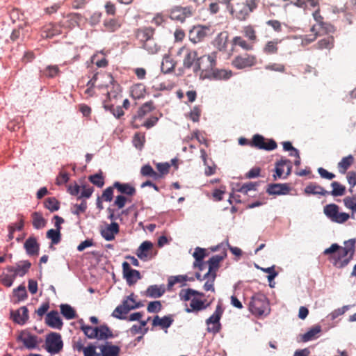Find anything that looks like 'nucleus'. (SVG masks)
Wrapping results in <instances>:
<instances>
[{
    "label": "nucleus",
    "mask_w": 356,
    "mask_h": 356,
    "mask_svg": "<svg viewBox=\"0 0 356 356\" xmlns=\"http://www.w3.org/2000/svg\"><path fill=\"white\" fill-rule=\"evenodd\" d=\"M63 347L61 335L59 333L51 332L45 339V349L51 354L59 353Z\"/></svg>",
    "instance_id": "9"
},
{
    "label": "nucleus",
    "mask_w": 356,
    "mask_h": 356,
    "mask_svg": "<svg viewBox=\"0 0 356 356\" xmlns=\"http://www.w3.org/2000/svg\"><path fill=\"white\" fill-rule=\"evenodd\" d=\"M44 207L51 212L58 211L60 208V202L54 197H47L44 202Z\"/></svg>",
    "instance_id": "49"
},
{
    "label": "nucleus",
    "mask_w": 356,
    "mask_h": 356,
    "mask_svg": "<svg viewBox=\"0 0 356 356\" xmlns=\"http://www.w3.org/2000/svg\"><path fill=\"white\" fill-rule=\"evenodd\" d=\"M104 107L106 110H109L113 113L115 117L117 118H120L121 116L124 115V111L120 106H117L114 108L113 104H108L106 102L104 103Z\"/></svg>",
    "instance_id": "62"
},
{
    "label": "nucleus",
    "mask_w": 356,
    "mask_h": 356,
    "mask_svg": "<svg viewBox=\"0 0 356 356\" xmlns=\"http://www.w3.org/2000/svg\"><path fill=\"white\" fill-rule=\"evenodd\" d=\"M290 3L304 9L308 7L319 8V0H296L295 1H291Z\"/></svg>",
    "instance_id": "37"
},
{
    "label": "nucleus",
    "mask_w": 356,
    "mask_h": 356,
    "mask_svg": "<svg viewBox=\"0 0 356 356\" xmlns=\"http://www.w3.org/2000/svg\"><path fill=\"white\" fill-rule=\"evenodd\" d=\"M88 179L92 184L99 188H102L104 185V178L102 172L90 175Z\"/></svg>",
    "instance_id": "57"
},
{
    "label": "nucleus",
    "mask_w": 356,
    "mask_h": 356,
    "mask_svg": "<svg viewBox=\"0 0 356 356\" xmlns=\"http://www.w3.org/2000/svg\"><path fill=\"white\" fill-rule=\"evenodd\" d=\"M304 193L306 195H323L325 196L329 193L328 191L324 189L321 186L315 182H310L305 188Z\"/></svg>",
    "instance_id": "28"
},
{
    "label": "nucleus",
    "mask_w": 356,
    "mask_h": 356,
    "mask_svg": "<svg viewBox=\"0 0 356 356\" xmlns=\"http://www.w3.org/2000/svg\"><path fill=\"white\" fill-rule=\"evenodd\" d=\"M278 40H273L268 41L263 47V52L266 55H273L278 52Z\"/></svg>",
    "instance_id": "41"
},
{
    "label": "nucleus",
    "mask_w": 356,
    "mask_h": 356,
    "mask_svg": "<svg viewBox=\"0 0 356 356\" xmlns=\"http://www.w3.org/2000/svg\"><path fill=\"white\" fill-rule=\"evenodd\" d=\"M60 308L62 315L66 319H74L76 317V312L70 305L63 304L60 306Z\"/></svg>",
    "instance_id": "47"
},
{
    "label": "nucleus",
    "mask_w": 356,
    "mask_h": 356,
    "mask_svg": "<svg viewBox=\"0 0 356 356\" xmlns=\"http://www.w3.org/2000/svg\"><path fill=\"white\" fill-rule=\"evenodd\" d=\"M345 207L352 211L351 218H354V214L356 213V197H346L343 200Z\"/></svg>",
    "instance_id": "55"
},
{
    "label": "nucleus",
    "mask_w": 356,
    "mask_h": 356,
    "mask_svg": "<svg viewBox=\"0 0 356 356\" xmlns=\"http://www.w3.org/2000/svg\"><path fill=\"white\" fill-rule=\"evenodd\" d=\"M24 248L29 255H37L39 252L40 245L37 239L33 236H30L26 239L24 244Z\"/></svg>",
    "instance_id": "29"
},
{
    "label": "nucleus",
    "mask_w": 356,
    "mask_h": 356,
    "mask_svg": "<svg viewBox=\"0 0 356 356\" xmlns=\"http://www.w3.org/2000/svg\"><path fill=\"white\" fill-rule=\"evenodd\" d=\"M242 33L249 42L246 41L241 36H235L232 39L233 45L239 46L245 51L253 50L254 43L257 41V32L254 26L248 24L243 26Z\"/></svg>",
    "instance_id": "3"
},
{
    "label": "nucleus",
    "mask_w": 356,
    "mask_h": 356,
    "mask_svg": "<svg viewBox=\"0 0 356 356\" xmlns=\"http://www.w3.org/2000/svg\"><path fill=\"white\" fill-rule=\"evenodd\" d=\"M165 292L164 285H151L145 292L147 297L152 298H158L161 297Z\"/></svg>",
    "instance_id": "30"
},
{
    "label": "nucleus",
    "mask_w": 356,
    "mask_h": 356,
    "mask_svg": "<svg viewBox=\"0 0 356 356\" xmlns=\"http://www.w3.org/2000/svg\"><path fill=\"white\" fill-rule=\"evenodd\" d=\"M269 303L268 298L262 293L254 295L249 303V309L251 313L256 316H261L268 309Z\"/></svg>",
    "instance_id": "6"
},
{
    "label": "nucleus",
    "mask_w": 356,
    "mask_h": 356,
    "mask_svg": "<svg viewBox=\"0 0 356 356\" xmlns=\"http://www.w3.org/2000/svg\"><path fill=\"white\" fill-rule=\"evenodd\" d=\"M45 322L49 327L53 328L61 329L63 326V322L58 312L55 310L51 311L47 314Z\"/></svg>",
    "instance_id": "27"
},
{
    "label": "nucleus",
    "mask_w": 356,
    "mask_h": 356,
    "mask_svg": "<svg viewBox=\"0 0 356 356\" xmlns=\"http://www.w3.org/2000/svg\"><path fill=\"white\" fill-rule=\"evenodd\" d=\"M122 273L129 285L135 284L141 278L140 272L137 270L131 269L130 264L127 261L122 263Z\"/></svg>",
    "instance_id": "17"
},
{
    "label": "nucleus",
    "mask_w": 356,
    "mask_h": 356,
    "mask_svg": "<svg viewBox=\"0 0 356 356\" xmlns=\"http://www.w3.org/2000/svg\"><path fill=\"white\" fill-rule=\"evenodd\" d=\"M62 33V27L58 24L49 23L41 29V37L45 39L52 38Z\"/></svg>",
    "instance_id": "18"
},
{
    "label": "nucleus",
    "mask_w": 356,
    "mask_h": 356,
    "mask_svg": "<svg viewBox=\"0 0 356 356\" xmlns=\"http://www.w3.org/2000/svg\"><path fill=\"white\" fill-rule=\"evenodd\" d=\"M81 330L83 332L84 334L89 339H97L98 340H106L112 338L113 334L111 329L105 324L99 326L92 327L86 325L83 320L80 322Z\"/></svg>",
    "instance_id": "5"
},
{
    "label": "nucleus",
    "mask_w": 356,
    "mask_h": 356,
    "mask_svg": "<svg viewBox=\"0 0 356 356\" xmlns=\"http://www.w3.org/2000/svg\"><path fill=\"white\" fill-rule=\"evenodd\" d=\"M13 294L17 298V301L24 300L27 297L26 288L23 285H20L17 289H15Z\"/></svg>",
    "instance_id": "63"
},
{
    "label": "nucleus",
    "mask_w": 356,
    "mask_h": 356,
    "mask_svg": "<svg viewBox=\"0 0 356 356\" xmlns=\"http://www.w3.org/2000/svg\"><path fill=\"white\" fill-rule=\"evenodd\" d=\"M228 40V33L226 31L220 32L213 40V45L219 50H225Z\"/></svg>",
    "instance_id": "33"
},
{
    "label": "nucleus",
    "mask_w": 356,
    "mask_h": 356,
    "mask_svg": "<svg viewBox=\"0 0 356 356\" xmlns=\"http://www.w3.org/2000/svg\"><path fill=\"white\" fill-rule=\"evenodd\" d=\"M176 63L174 60L168 55L163 57L161 69L165 74L171 72L175 67Z\"/></svg>",
    "instance_id": "38"
},
{
    "label": "nucleus",
    "mask_w": 356,
    "mask_h": 356,
    "mask_svg": "<svg viewBox=\"0 0 356 356\" xmlns=\"http://www.w3.org/2000/svg\"><path fill=\"white\" fill-rule=\"evenodd\" d=\"M156 253H153V243L149 241L143 242L136 252L137 257L143 261L153 259Z\"/></svg>",
    "instance_id": "15"
},
{
    "label": "nucleus",
    "mask_w": 356,
    "mask_h": 356,
    "mask_svg": "<svg viewBox=\"0 0 356 356\" xmlns=\"http://www.w3.org/2000/svg\"><path fill=\"white\" fill-rule=\"evenodd\" d=\"M142 45L143 47L151 54L158 53L161 49L160 45L157 44L154 38L145 42Z\"/></svg>",
    "instance_id": "45"
},
{
    "label": "nucleus",
    "mask_w": 356,
    "mask_h": 356,
    "mask_svg": "<svg viewBox=\"0 0 356 356\" xmlns=\"http://www.w3.org/2000/svg\"><path fill=\"white\" fill-rule=\"evenodd\" d=\"M210 32V28L206 26H194L189 32L190 40L194 43H198L202 41Z\"/></svg>",
    "instance_id": "16"
},
{
    "label": "nucleus",
    "mask_w": 356,
    "mask_h": 356,
    "mask_svg": "<svg viewBox=\"0 0 356 356\" xmlns=\"http://www.w3.org/2000/svg\"><path fill=\"white\" fill-rule=\"evenodd\" d=\"M194 10L192 6H177L172 8L169 12V17L174 21L184 23L187 18L193 15Z\"/></svg>",
    "instance_id": "10"
},
{
    "label": "nucleus",
    "mask_w": 356,
    "mask_h": 356,
    "mask_svg": "<svg viewBox=\"0 0 356 356\" xmlns=\"http://www.w3.org/2000/svg\"><path fill=\"white\" fill-rule=\"evenodd\" d=\"M334 46V38L332 35H328L319 40L315 44L314 48L318 50H331Z\"/></svg>",
    "instance_id": "31"
},
{
    "label": "nucleus",
    "mask_w": 356,
    "mask_h": 356,
    "mask_svg": "<svg viewBox=\"0 0 356 356\" xmlns=\"http://www.w3.org/2000/svg\"><path fill=\"white\" fill-rule=\"evenodd\" d=\"M47 237L51 240L52 244H58L60 241V231L51 229L47 231Z\"/></svg>",
    "instance_id": "59"
},
{
    "label": "nucleus",
    "mask_w": 356,
    "mask_h": 356,
    "mask_svg": "<svg viewBox=\"0 0 356 356\" xmlns=\"http://www.w3.org/2000/svg\"><path fill=\"white\" fill-rule=\"evenodd\" d=\"M355 243L356 240L351 238L344 242V247L333 243L330 248L324 250L323 254L325 255L332 254L331 257L333 260V265L338 268H342L353 259Z\"/></svg>",
    "instance_id": "1"
},
{
    "label": "nucleus",
    "mask_w": 356,
    "mask_h": 356,
    "mask_svg": "<svg viewBox=\"0 0 356 356\" xmlns=\"http://www.w3.org/2000/svg\"><path fill=\"white\" fill-rule=\"evenodd\" d=\"M155 108L152 101L147 102L143 104L138 109L137 114L134 118H143L147 114L152 111Z\"/></svg>",
    "instance_id": "39"
},
{
    "label": "nucleus",
    "mask_w": 356,
    "mask_h": 356,
    "mask_svg": "<svg viewBox=\"0 0 356 356\" xmlns=\"http://www.w3.org/2000/svg\"><path fill=\"white\" fill-rule=\"evenodd\" d=\"M60 72L57 65H49L44 70L41 71V76L48 78H54Z\"/></svg>",
    "instance_id": "52"
},
{
    "label": "nucleus",
    "mask_w": 356,
    "mask_h": 356,
    "mask_svg": "<svg viewBox=\"0 0 356 356\" xmlns=\"http://www.w3.org/2000/svg\"><path fill=\"white\" fill-rule=\"evenodd\" d=\"M259 0H246L235 3L231 8L232 15L239 21H245L258 6Z\"/></svg>",
    "instance_id": "4"
},
{
    "label": "nucleus",
    "mask_w": 356,
    "mask_h": 356,
    "mask_svg": "<svg viewBox=\"0 0 356 356\" xmlns=\"http://www.w3.org/2000/svg\"><path fill=\"white\" fill-rule=\"evenodd\" d=\"M318 35V33H314L301 36V46L305 47L314 42L317 39Z\"/></svg>",
    "instance_id": "60"
},
{
    "label": "nucleus",
    "mask_w": 356,
    "mask_h": 356,
    "mask_svg": "<svg viewBox=\"0 0 356 356\" xmlns=\"http://www.w3.org/2000/svg\"><path fill=\"white\" fill-rule=\"evenodd\" d=\"M291 188L288 184H270L268 186L266 192L269 195H286L289 193Z\"/></svg>",
    "instance_id": "23"
},
{
    "label": "nucleus",
    "mask_w": 356,
    "mask_h": 356,
    "mask_svg": "<svg viewBox=\"0 0 356 356\" xmlns=\"http://www.w3.org/2000/svg\"><path fill=\"white\" fill-rule=\"evenodd\" d=\"M145 142V133L137 132L133 138V144L138 149H141Z\"/></svg>",
    "instance_id": "54"
},
{
    "label": "nucleus",
    "mask_w": 356,
    "mask_h": 356,
    "mask_svg": "<svg viewBox=\"0 0 356 356\" xmlns=\"http://www.w3.org/2000/svg\"><path fill=\"white\" fill-rule=\"evenodd\" d=\"M155 30L152 27H142L135 31L136 38L143 44L145 42L154 38Z\"/></svg>",
    "instance_id": "25"
},
{
    "label": "nucleus",
    "mask_w": 356,
    "mask_h": 356,
    "mask_svg": "<svg viewBox=\"0 0 356 356\" xmlns=\"http://www.w3.org/2000/svg\"><path fill=\"white\" fill-rule=\"evenodd\" d=\"M140 174L144 177H152L154 180L161 178V175L154 171L153 168L149 164L145 165L141 168Z\"/></svg>",
    "instance_id": "44"
},
{
    "label": "nucleus",
    "mask_w": 356,
    "mask_h": 356,
    "mask_svg": "<svg viewBox=\"0 0 356 356\" xmlns=\"http://www.w3.org/2000/svg\"><path fill=\"white\" fill-rule=\"evenodd\" d=\"M123 24V19L118 17L116 18H108L104 20V31L109 33L118 31Z\"/></svg>",
    "instance_id": "20"
},
{
    "label": "nucleus",
    "mask_w": 356,
    "mask_h": 356,
    "mask_svg": "<svg viewBox=\"0 0 356 356\" xmlns=\"http://www.w3.org/2000/svg\"><path fill=\"white\" fill-rule=\"evenodd\" d=\"M11 317L13 321L19 325H24L29 319L28 309L24 306L15 312H11Z\"/></svg>",
    "instance_id": "26"
},
{
    "label": "nucleus",
    "mask_w": 356,
    "mask_h": 356,
    "mask_svg": "<svg viewBox=\"0 0 356 356\" xmlns=\"http://www.w3.org/2000/svg\"><path fill=\"white\" fill-rule=\"evenodd\" d=\"M257 62V59L255 55L245 53L236 56L232 60V65L238 70H242L254 66Z\"/></svg>",
    "instance_id": "11"
},
{
    "label": "nucleus",
    "mask_w": 356,
    "mask_h": 356,
    "mask_svg": "<svg viewBox=\"0 0 356 356\" xmlns=\"http://www.w3.org/2000/svg\"><path fill=\"white\" fill-rule=\"evenodd\" d=\"M258 184L256 182H248L243 184L237 189V191L248 195V191H256Z\"/></svg>",
    "instance_id": "61"
},
{
    "label": "nucleus",
    "mask_w": 356,
    "mask_h": 356,
    "mask_svg": "<svg viewBox=\"0 0 356 356\" xmlns=\"http://www.w3.org/2000/svg\"><path fill=\"white\" fill-rule=\"evenodd\" d=\"M217 65V53L213 51L210 54L200 56L195 65L194 73H200L203 78L209 77L213 73V69Z\"/></svg>",
    "instance_id": "2"
},
{
    "label": "nucleus",
    "mask_w": 356,
    "mask_h": 356,
    "mask_svg": "<svg viewBox=\"0 0 356 356\" xmlns=\"http://www.w3.org/2000/svg\"><path fill=\"white\" fill-rule=\"evenodd\" d=\"M213 73L209 74L210 78H215V79H229L231 76V72H228L225 70H219L216 67L213 69Z\"/></svg>",
    "instance_id": "56"
},
{
    "label": "nucleus",
    "mask_w": 356,
    "mask_h": 356,
    "mask_svg": "<svg viewBox=\"0 0 356 356\" xmlns=\"http://www.w3.org/2000/svg\"><path fill=\"white\" fill-rule=\"evenodd\" d=\"M321 332V327L318 325L313 326L309 330L302 336V341L307 342L314 339L316 335Z\"/></svg>",
    "instance_id": "43"
},
{
    "label": "nucleus",
    "mask_w": 356,
    "mask_h": 356,
    "mask_svg": "<svg viewBox=\"0 0 356 356\" xmlns=\"http://www.w3.org/2000/svg\"><path fill=\"white\" fill-rule=\"evenodd\" d=\"M250 146L259 149L271 151L277 148V145L273 139H266L263 136L255 134L250 143Z\"/></svg>",
    "instance_id": "12"
},
{
    "label": "nucleus",
    "mask_w": 356,
    "mask_h": 356,
    "mask_svg": "<svg viewBox=\"0 0 356 356\" xmlns=\"http://www.w3.org/2000/svg\"><path fill=\"white\" fill-rule=\"evenodd\" d=\"M323 213L332 222L338 224L346 222L350 216L346 212H340L339 207L334 203L327 204L323 208Z\"/></svg>",
    "instance_id": "7"
},
{
    "label": "nucleus",
    "mask_w": 356,
    "mask_h": 356,
    "mask_svg": "<svg viewBox=\"0 0 356 356\" xmlns=\"http://www.w3.org/2000/svg\"><path fill=\"white\" fill-rule=\"evenodd\" d=\"M209 305H204V302L197 299V298H193L191 300L190 307L191 308H186V312L187 313H191L193 312H198L202 309H204L207 307Z\"/></svg>",
    "instance_id": "42"
},
{
    "label": "nucleus",
    "mask_w": 356,
    "mask_h": 356,
    "mask_svg": "<svg viewBox=\"0 0 356 356\" xmlns=\"http://www.w3.org/2000/svg\"><path fill=\"white\" fill-rule=\"evenodd\" d=\"M227 257V253L224 252L222 254L220 255H214L211 257L208 261L209 264V270L204 275V278L205 279L209 275H216V272L218 271L220 267V263Z\"/></svg>",
    "instance_id": "19"
},
{
    "label": "nucleus",
    "mask_w": 356,
    "mask_h": 356,
    "mask_svg": "<svg viewBox=\"0 0 356 356\" xmlns=\"http://www.w3.org/2000/svg\"><path fill=\"white\" fill-rule=\"evenodd\" d=\"M332 191L329 192L328 194L332 195L334 197L342 196L346 193V187L337 181H333L331 184Z\"/></svg>",
    "instance_id": "50"
},
{
    "label": "nucleus",
    "mask_w": 356,
    "mask_h": 356,
    "mask_svg": "<svg viewBox=\"0 0 356 356\" xmlns=\"http://www.w3.org/2000/svg\"><path fill=\"white\" fill-rule=\"evenodd\" d=\"M31 264L29 261H24L17 264L15 274H13L15 277L24 276L29 270Z\"/></svg>",
    "instance_id": "48"
},
{
    "label": "nucleus",
    "mask_w": 356,
    "mask_h": 356,
    "mask_svg": "<svg viewBox=\"0 0 356 356\" xmlns=\"http://www.w3.org/2000/svg\"><path fill=\"white\" fill-rule=\"evenodd\" d=\"M32 224L35 229H40L45 227L47 221L39 212H33L31 214Z\"/></svg>",
    "instance_id": "40"
},
{
    "label": "nucleus",
    "mask_w": 356,
    "mask_h": 356,
    "mask_svg": "<svg viewBox=\"0 0 356 356\" xmlns=\"http://www.w3.org/2000/svg\"><path fill=\"white\" fill-rule=\"evenodd\" d=\"M173 322V319L170 316H165L163 318H160L159 316H156L152 322L153 326H160L161 328H168L170 327Z\"/></svg>",
    "instance_id": "36"
},
{
    "label": "nucleus",
    "mask_w": 356,
    "mask_h": 356,
    "mask_svg": "<svg viewBox=\"0 0 356 356\" xmlns=\"http://www.w3.org/2000/svg\"><path fill=\"white\" fill-rule=\"evenodd\" d=\"M223 313V309L220 305H218L214 313L206 321L207 325V331L216 334L220 332L221 325L220 320Z\"/></svg>",
    "instance_id": "13"
},
{
    "label": "nucleus",
    "mask_w": 356,
    "mask_h": 356,
    "mask_svg": "<svg viewBox=\"0 0 356 356\" xmlns=\"http://www.w3.org/2000/svg\"><path fill=\"white\" fill-rule=\"evenodd\" d=\"M15 279V277L13 274L8 275L3 273L1 275L0 280L1 283L6 287H10Z\"/></svg>",
    "instance_id": "64"
},
{
    "label": "nucleus",
    "mask_w": 356,
    "mask_h": 356,
    "mask_svg": "<svg viewBox=\"0 0 356 356\" xmlns=\"http://www.w3.org/2000/svg\"><path fill=\"white\" fill-rule=\"evenodd\" d=\"M177 55H184L183 66L186 69L195 68V65L199 59L197 52L196 50L190 49L186 46H183L177 51Z\"/></svg>",
    "instance_id": "8"
},
{
    "label": "nucleus",
    "mask_w": 356,
    "mask_h": 356,
    "mask_svg": "<svg viewBox=\"0 0 356 356\" xmlns=\"http://www.w3.org/2000/svg\"><path fill=\"white\" fill-rule=\"evenodd\" d=\"M120 232V227L117 222H112L110 225H107L106 227L102 229V236L108 241H113L115 236Z\"/></svg>",
    "instance_id": "22"
},
{
    "label": "nucleus",
    "mask_w": 356,
    "mask_h": 356,
    "mask_svg": "<svg viewBox=\"0 0 356 356\" xmlns=\"http://www.w3.org/2000/svg\"><path fill=\"white\" fill-rule=\"evenodd\" d=\"M17 340L22 342L24 347L29 350L37 348L38 344L41 342V340H39L38 336L32 334L27 330H22L17 336Z\"/></svg>",
    "instance_id": "14"
},
{
    "label": "nucleus",
    "mask_w": 356,
    "mask_h": 356,
    "mask_svg": "<svg viewBox=\"0 0 356 356\" xmlns=\"http://www.w3.org/2000/svg\"><path fill=\"white\" fill-rule=\"evenodd\" d=\"M145 87L142 83L134 85L131 88V95L134 99H140L145 96Z\"/></svg>",
    "instance_id": "46"
},
{
    "label": "nucleus",
    "mask_w": 356,
    "mask_h": 356,
    "mask_svg": "<svg viewBox=\"0 0 356 356\" xmlns=\"http://www.w3.org/2000/svg\"><path fill=\"white\" fill-rule=\"evenodd\" d=\"M109 81L111 83L109 90L107 91V96L109 101H112V99H117L118 97H121L122 95V88L121 86L115 81L113 77L108 74Z\"/></svg>",
    "instance_id": "24"
},
{
    "label": "nucleus",
    "mask_w": 356,
    "mask_h": 356,
    "mask_svg": "<svg viewBox=\"0 0 356 356\" xmlns=\"http://www.w3.org/2000/svg\"><path fill=\"white\" fill-rule=\"evenodd\" d=\"M355 158L351 154L343 157L341 161L337 164L339 172L341 174H345L347 170L355 163Z\"/></svg>",
    "instance_id": "35"
},
{
    "label": "nucleus",
    "mask_w": 356,
    "mask_h": 356,
    "mask_svg": "<svg viewBox=\"0 0 356 356\" xmlns=\"http://www.w3.org/2000/svg\"><path fill=\"white\" fill-rule=\"evenodd\" d=\"M188 281L187 275H177L172 276L168 279V289L170 290V289L177 283H181V286L186 285V282Z\"/></svg>",
    "instance_id": "51"
},
{
    "label": "nucleus",
    "mask_w": 356,
    "mask_h": 356,
    "mask_svg": "<svg viewBox=\"0 0 356 356\" xmlns=\"http://www.w3.org/2000/svg\"><path fill=\"white\" fill-rule=\"evenodd\" d=\"M286 163H287L286 161H285V159H282L275 163V174L273 175V180H277L278 178L283 177V175L284 173V167L285 166Z\"/></svg>",
    "instance_id": "53"
},
{
    "label": "nucleus",
    "mask_w": 356,
    "mask_h": 356,
    "mask_svg": "<svg viewBox=\"0 0 356 356\" xmlns=\"http://www.w3.org/2000/svg\"><path fill=\"white\" fill-rule=\"evenodd\" d=\"M113 187H115V188H116L120 193L129 196L134 195L136 192L135 187L129 183H120L119 181H115L113 183Z\"/></svg>",
    "instance_id": "32"
},
{
    "label": "nucleus",
    "mask_w": 356,
    "mask_h": 356,
    "mask_svg": "<svg viewBox=\"0 0 356 356\" xmlns=\"http://www.w3.org/2000/svg\"><path fill=\"white\" fill-rule=\"evenodd\" d=\"M102 356H118L120 353V348L118 346L106 343L99 346Z\"/></svg>",
    "instance_id": "34"
},
{
    "label": "nucleus",
    "mask_w": 356,
    "mask_h": 356,
    "mask_svg": "<svg viewBox=\"0 0 356 356\" xmlns=\"http://www.w3.org/2000/svg\"><path fill=\"white\" fill-rule=\"evenodd\" d=\"M128 302L123 301L122 304L118 305L113 311L112 316L119 319H125L127 317L123 316L124 314H127L131 309L140 307V305H128Z\"/></svg>",
    "instance_id": "21"
},
{
    "label": "nucleus",
    "mask_w": 356,
    "mask_h": 356,
    "mask_svg": "<svg viewBox=\"0 0 356 356\" xmlns=\"http://www.w3.org/2000/svg\"><path fill=\"white\" fill-rule=\"evenodd\" d=\"M264 69L268 71H274L280 73H284L286 71L285 65L279 63H268L264 66Z\"/></svg>",
    "instance_id": "58"
}]
</instances>
